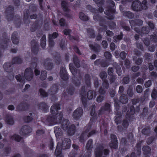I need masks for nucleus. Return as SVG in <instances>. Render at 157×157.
Returning a JSON list of instances; mask_svg holds the SVG:
<instances>
[{
	"label": "nucleus",
	"mask_w": 157,
	"mask_h": 157,
	"mask_svg": "<svg viewBox=\"0 0 157 157\" xmlns=\"http://www.w3.org/2000/svg\"><path fill=\"white\" fill-rule=\"evenodd\" d=\"M49 46L52 47L54 45V41L51 39L50 35L49 36Z\"/></svg>",
	"instance_id": "13d9d810"
},
{
	"label": "nucleus",
	"mask_w": 157,
	"mask_h": 157,
	"mask_svg": "<svg viewBox=\"0 0 157 157\" xmlns=\"http://www.w3.org/2000/svg\"><path fill=\"white\" fill-rule=\"evenodd\" d=\"M141 32L144 34H147L148 32V29L147 27L143 28L141 30Z\"/></svg>",
	"instance_id": "de8ad7c7"
},
{
	"label": "nucleus",
	"mask_w": 157,
	"mask_h": 157,
	"mask_svg": "<svg viewBox=\"0 0 157 157\" xmlns=\"http://www.w3.org/2000/svg\"><path fill=\"white\" fill-rule=\"evenodd\" d=\"M129 78L128 77H124L122 80V82L125 84H127L129 82Z\"/></svg>",
	"instance_id": "3c124183"
},
{
	"label": "nucleus",
	"mask_w": 157,
	"mask_h": 157,
	"mask_svg": "<svg viewBox=\"0 0 157 157\" xmlns=\"http://www.w3.org/2000/svg\"><path fill=\"white\" fill-rule=\"evenodd\" d=\"M151 39L152 40H154L155 42L157 41V35L155 34L151 36Z\"/></svg>",
	"instance_id": "680f3d73"
},
{
	"label": "nucleus",
	"mask_w": 157,
	"mask_h": 157,
	"mask_svg": "<svg viewBox=\"0 0 157 157\" xmlns=\"http://www.w3.org/2000/svg\"><path fill=\"white\" fill-rule=\"evenodd\" d=\"M143 150L145 154H147L150 153L151 150L150 148L148 146L144 147L143 148Z\"/></svg>",
	"instance_id": "473e14b6"
},
{
	"label": "nucleus",
	"mask_w": 157,
	"mask_h": 157,
	"mask_svg": "<svg viewBox=\"0 0 157 157\" xmlns=\"http://www.w3.org/2000/svg\"><path fill=\"white\" fill-rule=\"evenodd\" d=\"M103 149V147L101 145L96 149L95 152L96 157H100L101 156Z\"/></svg>",
	"instance_id": "f3484780"
},
{
	"label": "nucleus",
	"mask_w": 157,
	"mask_h": 157,
	"mask_svg": "<svg viewBox=\"0 0 157 157\" xmlns=\"http://www.w3.org/2000/svg\"><path fill=\"white\" fill-rule=\"evenodd\" d=\"M151 85V82L150 80H149L145 84V86L146 87H149Z\"/></svg>",
	"instance_id": "338daca9"
},
{
	"label": "nucleus",
	"mask_w": 157,
	"mask_h": 157,
	"mask_svg": "<svg viewBox=\"0 0 157 157\" xmlns=\"http://www.w3.org/2000/svg\"><path fill=\"white\" fill-rule=\"evenodd\" d=\"M44 133V131L43 130H39L37 131L36 133L38 136Z\"/></svg>",
	"instance_id": "bf43d9fd"
},
{
	"label": "nucleus",
	"mask_w": 157,
	"mask_h": 157,
	"mask_svg": "<svg viewBox=\"0 0 157 157\" xmlns=\"http://www.w3.org/2000/svg\"><path fill=\"white\" fill-rule=\"evenodd\" d=\"M103 80L104 81L103 83V90H104V89L107 88H108L109 86V84L108 83V82L107 81L105 80ZM101 88H102V89H103L102 87Z\"/></svg>",
	"instance_id": "a19ab883"
},
{
	"label": "nucleus",
	"mask_w": 157,
	"mask_h": 157,
	"mask_svg": "<svg viewBox=\"0 0 157 157\" xmlns=\"http://www.w3.org/2000/svg\"><path fill=\"white\" fill-rule=\"evenodd\" d=\"M108 74L112 76L113 74V70L112 68H109L108 69Z\"/></svg>",
	"instance_id": "603ef678"
},
{
	"label": "nucleus",
	"mask_w": 157,
	"mask_h": 157,
	"mask_svg": "<svg viewBox=\"0 0 157 157\" xmlns=\"http://www.w3.org/2000/svg\"><path fill=\"white\" fill-rule=\"evenodd\" d=\"M106 29V27L105 26H101L99 29V31L100 32H103L104 30H105Z\"/></svg>",
	"instance_id": "0e129e2a"
},
{
	"label": "nucleus",
	"mask_w": 157,
	"mask_h": 157,
	"mask_svg": "<svg viewBox=\"0 0 157 157\" xmlns=\"http://www.w3.org/2000/svg\"><path fill=\"white\" fill-rule=\"evenodd\" d=\"M69 67L73 75H75L77 73L76 69L73 67L72 63H71L69 64Z\"/></svg>",
	"instance_id": "a878e982"
},
{
	"label": "nucleus",
	"mask_w": 157,
	"mask_h": 157,
	"mask_svg": "<svg viewBox=\"0 0 157 157\" xmlns=\"http://www.w3.org/2000/svg\"><path fill=\"white\" fill-rule=\"evenodd\" d=\"M114 12V10L109 8L108 10L105 11V13L108 16V18L111 19L113 18V14Z\"/></svg>",
	"instance_id": "2eb2a0df"
},
{
	"label": "nucleus",
	"mask_w": 157,
	"mask_h": 157,
	"mask_svg": "<svg viewBox=\"0 0 157 157\" xmlns=\"http://www.w3.org/2000/svg\"><path fill=\"white\" fill-rule=\"evenodd\" d=\"M87 30L88 34L90 36V37L91 38H94V34L93 30L92 29H88Z\"/></svg>",
	"instance_id": "e433bc0d"
},
{
	"label": "nucleus",
	"mask_w": 157,
	"mask_h": 157,
	"mask_svg": "<svg viewBox=\"0 0 157 157\" xmlns=\"http://www.w3.org/2000/svg\"><path fill=\"white\" fill-rule=\"evenodd\" d=\"M83 111L81 108L77 109L73 112V117L74 118L78 119L82 116Z\"/></svg>",
	"instance_id": "0eeeda50"
},
{
	"label": "nucleus",
	"mask_w": 157,
	"mask_h": 157,
	"mask_svg": "<svg viewBox=\"0 0 157 157\" xmlns=\"http://www.w3.org/2000/svg\"><path fill=\"white\" fill-rule=\"evenodd\" d=\"M136 90L138 93H141L143 90L142 87L140 85L137 86L136 87Z\"/></svg>",
	"instance_id": "8fccbe9b"
},
{
	"label": "nucleus",
	"mask_w": 157,
	"mask_h": 157,
	"mask_svg": "<svg viewBox=\"0 0 157 157\" xmlns=\"http://www.w3.org/2000/svg\"><path fill=\"white\" fill-rule=\"evenodd\" d=\"M46 36H43L41 39L40 45L41 47L43 48L45 47L46 45Z\"/></svg>",
	"instance_id": "5701e85b"
},
{
	"label": "nucleus",
	"mask_w": 157,
	"mask_h": 157,
	"mask_svg": "<svg viewBox=\"0 0 157 157\" xmlns=\"http://www.w3.org/2000/svg\"><path fill=\"white\" fill-rule=\"evenodd\" d=\"M102 44L103 47L105 48H106L108 46L107 43L106 41H103L102 42Z\"/></svg>",
	"instance_id": "774afa93"
},
{
	"label": "nucleus",
	"mask_w": 157,
	"mask_h": 157,
	"mask_svg": "<svg viewBox=\"0 0 157 157\" xmlns=\"http://www.w3.org/2000/svg\"><path fill=\"white\" fill-rule=\"evenodd\" d=\"M60 109L58 104L53 105L51 108L52 115L49 116L47 119V121L51 125H54L58 123H60V121L62 118V113L58 114V110Z\"/></svg>",
	"instance_id": "f257e3e1"
},
{
	"label": "nucleus",
	"mask_w": 157,
	"mask_h": 157,
	"mask_svg": "<svg viewBox=\"0 0 157 157\" xmlns=\"http://www.w3.org/2000/svg\"><path fill=\"white\" fill-rule=\"evenodd\" d=\"M84 91L83 90H82L81 93V99L83 103H85V102L86 101V98L83 95V94H84Z\"/></svg>",
	"instance_id": "c03bdc74"
},
{
	"label": "nucleus",
	"mask_w": 157,
	"mask_h": 157,
	"mask_svg": "<svg viewBox=\"0 0 157 157\" xmlns=\"http://www.w3.org/2000/svg\"><path fill=\"white\" fill-rule=\"evenodd\" d=\"M39 92L40 95L43 97H46L48 96V93L42 89H40Z\"/></svg>",
	"instance_id": "72a5a7b5"
},
{
	"label": "nucleus",
	"mask_w": 157,
	"mask_h": 157,
	"mask_svg": "<svg viewBox=\"0 0 157 157\" xmlns=\"http://www.w3.org/2000/svg\"><path fill=\"white\" fill-rule=\"evenodd\" d=\"M141 142H142V141L140 143H138L137 144V147L138 149L137 154H138V155H139L140 153V144H141Z\"/></svg>",
	"instance_id": "864d4df0"
},
{
	"label": "nucleus",
	"mask_w": 157,
	"mask_h": 157,
	"mask_svg": "<svg viewBox=\"0 0 157 157\" xmlns=\"http://www.w3.org/2000/svg\"><path fill=\"white\" fill-rule=\"evenodd\" d=\"M151 97L152 98L155 99L157 97V92L156 90L154 89L151 94Z\"/></svg>",
	"instance_id": "79ce46f5"
},
{
	"label": "nucleus",
	"mask_w": 157,
	"mask_h": 157,
	"mask_svg": "<svg viewBox=\"0 0 157 157\" xmlns=\"http://www.w3.org/2000/svg\"><path fill=\"white\" fill-rule=\"evenodd\" d=\"M99 93L100 95L97 97V101L98 102H100L104 99L103 96L102 95L104 94L105 93V90L102 89V88H100L99 90Z\"/></svg>",
	"instance_id": "f8f14e48"
},
{
	"label": "nucleus",
	"mask_w": 157,
	"mask_h": 157,
	"mask_svg": "<svg viewBox=\"0 0 157 157\" xmlns=\"http://www.w3.org/2000/svg\"><path fill=\"white\" fill-rule=\"evenodd\" d=\"M86 131L85 132H83L82 133L80 138V141L82 142H83L84 138L85 140L87 138L94 134L96 132L95 130H93L89 133H88L90 128V127L89 126L87 128L86 127Z\"/></svg>",
	"instance_id": "20e7f679"
},
{
	"label": "nucleus",
	"mask_w": 157,
	"mask_h": 157,
	"mask_svg": "<svg viewBox=\"0 0 157 157\" xmlns=\"http://www.w3.org/2000/svg\"><path fill=\"white\" fill-rule=\"evenodd\" d=\"M116 72L117 74L119 75H121V71L120 66L119 65H117L116 67Z\"/></svg>",
	"instance_id": "37998d69"
},
{
	"label": "nucleus",
	"mask_w": 157,
	"mask_h": 157,
	"mask_svg": "<svg viewBox=\"0 0 157 157\" xmlns=\"http://www.w3.org/2000/svg\"><path fill=\"white\" fill-rule=\"evenodd\" d=\"M31 48L32 51L34 53H36L38 51V45L35 43L34 40L31 41Z\"/></svg>",
	"instance_id": "dca6fc26"
},
{
	"label": "nucleus",
	"mask_w": 157,
	"mask_h": 157,
	"mask_svg": "<svg viewBox=\"0 0 157 157\" xmlns=\"http://www.w3.org/2000/svg\"><path fill=\"white\" fill-rule=\"evenodd\" d=\"M61 6L63 8V10L64 11H67L68 9L67 7V3L65 1H63L61 3Z\"/></svg>",
	"instance_id": "c756f323"
},
{
	"label": "nucleus",
	"mask_w": 157,
	"mask_h": 157,
	"mask_svg": "<svg viewBox=\"0 0 157 157\" xmlns=\"http://www.w3.org/2000/svg\"><path fill=\"white\" fill-rule=\"evenodd\" d=\"M44 68L48 70H51L53 67V64L49 59H46L44 62Z\"/></svg>",
	"instance_id": "9b49d317"
},
{
	"label": "nucleus",
	"mask_w": 157,
	"mask_h": 157,
	"mask_svg": "<svg viewBox=\"0 0 157 157\" xmlns=\"http://www.w3.org/2000/svg\"><path fill=\"white\" fill-rule=\"evenodd\" d=\"M90 47L94 50L95 51H98L100 49V46L98 45H96V46H94L92 45H90Z\"/></svg>",
	"instance_id": "4c0bfd02"
},
{
	"label": "nucleus",
	"mask_w": 157,
	"mask_h": 157,
	"mask_svg": "<svg viewBox=\"0 0 157 157\" xmlns=\"http://www.w3.org/2000/svg\"><path fill=\"white\" fill-rule=\"evenodd\" d=\"M46 71H42L40 76V78L41 80H45L46 78Z\"/></svg>",
	"instance_id": "c9c22d12"
},
{
	"label": "nucleus",
	"mask_w": 157,
	"mask_h": 157,
	"mask_svg": "<svg viewBox=\"0 0 157 157\" xmlns=\"http://www.w3.org/2000/svg\"><path fill=\"white\" fill-rule=\"evenodd\" d=\"M39 108L43 111H46L48 109V106L45 103H41L39 104Z\"/></svg>",
	"instance_id": "412c9836"
},
{
	"label": "nucleus",
	"mask_w": 157,
	"mask_h": 157,
	"mask_svg": "<svg viewBox=\"0 0 157 157\" xmlns=\"http://www.w3.org/2000/svg\"><path fill=\"white\" fill-rule=\"evenodd\" d=\"M33 70L31 68H27L25 70L24 73V77L28 81L31 80L33 78Z\"/></svg>",
	"instance_id": "39448f33"
},
{
	"label": "nucleus",
	"mask_w": 157,
	"mask_h": 157,
	"mask_svg": "<svg viewBox=\"0 0 157 157\" xmlns=\"http://www.w3.org/2000/svg\"><path fill=\"white\" fill-rule=\"evenodd\" d=\"M120 56L122 59H124L126 56V54L124 52H122L120 53Z\"/></svg>",
	"instance_id": "e2e57ef3"
},
{
	"label": "nucleus",
	"mask_w": 157,
	"mask_h": 157,
	"mask_svg": "<svg viewBox=\"0 0 157 157\" xmlns=\"http://www.w3.org/2000/svg\"><path fill=\"white\" fill-rule=\"evenodd\" d=\"M64 33L66 35H69L71 32V30L68 29H65L63 31Z\"/></svg>",
	"instance_id": "5fc2aeb1"
},
{
	"label": "nucleus",
	"mask_w": 157,
	"mask_h": 157,
	"mask_svg": "<svg viewBox=\"0 0 157 157\" xmlns=\"http://www.w3.org/2000/svg\"><path fill=\"white\" fill-rule=\"evenodd\" d=\"M122 36L121 35L114 36V42H117L121 40L122 38Z\"/></svg>",
	"instance_id": "49530a36"
},
{
	"label": "nucleus",
	"mask_w": 157,
	"mask_h": 157,
	"mask_svg": "<svg viewBox=\"0 0 157 157\" xmlns=\"http://www.w3.org/2000/svg\"><path fill=\"white\" fill-rule=\"evenodd\" d=\"M60 144L58 143L56 150L55 154L57 156L61 154V149L60 147Z\"/></svg>",
	"instance_id": "bb28decb"
},
{
	"label": "nucleus",
	"mask_w": 157,
	"mask_h": 157,
	"mask_svg": "<svg viewBox=\"0 0 157 157\" xmlns=\"http://www.w3.org/2000/svg\"><path fill=\"white\" fill-rule=\"evenodd\" d=\"M95 92L91 90L89 91L87 93V97L89 99H91L95 97Z\"/></svg>",
	"instance_id": "393cba45"
},
{
	"label": "nucleus",
	"mask_w": 157,
	"mask_h": 157,
	"mask_svg": "<svg viewBox=\"0 0 157 157\" xmlns=\"http://www.w3.org/2000/svg\"><path fill=\"white\" fill-rule=\"evenodd\" d=\"M17 81L21 82V84H24L25 83V79L23 77V75L22 74V75H16L15 77Z\"/></svg>",
	"instance_id": "aec40b11"
},
{
	"label": "nucleus",
	"mask_w": 157,
	"mask_h": 157,
	"mask_svg": "<svg viewBox=\"0 0 157 157\" xmlns=\"http://www.w3.org/2000/svg\"><path fill=\"white\" fill-rule=\"evenodd\" d=\"M112 139L111 143L110 144V147L111 148L116 149L117 147V140L116 136L114 135H112L111 136Z\"/></svg>",
	"instance_id": "6e6552de"
},
{
	"label": "nucleus",
	"mask_w": 157,
	"mask_h": 157,
	"mask_svg": "<svg viewBox=\"0 0 157 157\" xmlns=\"http://www.w3.org/2000/svg\"><path fill=\"white\" fill-rule=\"evenodd\" d=\"M92 140L90 139L88 142L86 144V147L88 150H90L92 148Z\"/></svg>",
	"instance_id": "7c9ffc66"
},
{
	"label": "nucleus",
	"mask_w": 157,
	"mask_h": 157,
	"mask_svg": "<svg viewBox=\"0 0 157 157\" xmlns=\"http://www.w3.org/2000/svg\"><path fill=\"white\" fill-rule=\"evenodd\" d=\"M32 118L30 116H28L25 118V121L26 122H29L32 121Z\"/></svg>",
	"instance_id": "052dcab7"
},
{
	"label": "nucleus",
	"mask_w": 157,
	"mask_h": 157,
	"mask_svg": "<svg viewBox=\"0 0 157 157\" xmlns=\"http://www.w3.org/2000/svg\"><path fill=\"white\" fill-rule=\"evenodd\" d=\"M85 81L86 84L88 86L90 84V81L89 76L88 75H86L85 78Z\"/></svg>",
	"instance_id": "f704fd0d"
},
{
	"label": "nucleus",
	"mask_w": 157,
	"mask_h": 157,
	"mask_svg": "<svg viewBox=\"0 0 157 157\" xmlns=\"http://www.w3.org/2000/svg\"><path fill=\"white\" fill-rule=\"evenodd\" d=\"M5 122L7 124L10 125H13L14 124V121L13 118L11 116H7L5 119Z\"/></svg>",
	"instance_id": "a211bd4d"
},
{
	"label": "nucleus",
	"mask_w": 157,
	"mask_h": 157,
	"mask_svg": "<svg viewBox=\"0 0 157 157\" xmlns=\"http://www.w3.org/2000/svg\"><path fill=\"white\" fill-rule=\"evenodd\" d=\"M124 14L129 18H131L133 16V14L129 11L125 12Z\"/></svg>",
	"instance_id": "09e8293b"
},
{
	"label": "nucleus",
	"mask_w": 157,
	"mask_h": 157,
	"mask_svg": "<svg viewBox=\"0 0 157 157\" xmlns=\"http://www.w3.org/2000/svg\"><path fill=\"white\" fill-rule=\"evenodd\" d=\"M10 42V40L8 39H6L4 41V44H5V47L6 48L7 46V44L9 43ZM4 48V45H3Z\"/></svg>",
	"instance_id": "6e6d98bb"
},
{
	"label": "nucleus",
	"mask_w": 157,
	"mask_h": 157,
	"mask_svg": "<svg viewBox=\"0 0 157 157\" xmlns=\"http://www.w3.org/2000/svg\"><path fill=\"white\" fill-rule=\"evenodd\" d=\"M59 24L61 26H64L65 24V20L64 19L62 18L59 20Z\"/></svg>",
	"instance_id": "4d7b16f0"
},
{
	"label": "nucleus",
	"mask_w": 157,
	"mask_h": 157,
	"mask_svg": "<svg viewBox=\"0 0 157 157\" xmlns=\"http://www.w3.org/2000/svg\"><path fill=\"white\" fill-rule=\"evenodd\" d=\"M104 56L106 59H110L111 57V55L110 53L108 52H106L105 53Z\"/></svg>",
	"instance_id": "a18cd8bd"
},
{
	"label": "nucleus",
	"mask_w": 157,
	"mask_h": 157,
	"mask_svg": "<svg viewBox=\"0 0 157 157\" xmlns=\"http://www.w3.org/2000/svg\"><path fill=\"white\" fill-rule=\"evenodd\" d=\"M12 62L14 64H20L21 63L22 60L20 58L17 57L13 59Z\"/></svg>",
	"instance_id": "c85d7f7f"
},
{
	"label": "nucleus",
	"mask_w": 157,
	"mask_h": 157,
	"mask_svg": "<svg viewBox=\"0 0 157 157\" xmlns=\"http://www.w3.org/2000/svg\"><path fill=\"white\" fill-rule=\"evenodd\" d=\"M120 101L123 104H125L128 102V98L124 94H122L120 97Z\"/></svg>",
	"instance_id": "b1692460"
},
{
	"label": "nucleus",
	"mask_w": 157,
	"mask_h": 157,
	"mask_svg": "<svg viewBox=\"0 0 157 157\" xmlns=\"http://www.w3.org/2000/svg\"><path fill=\"white\" fill-rule=\"evenodd\" d=\"M54 132L56 136H60L62 134V132L61 129L57 127H54Z\"/></svg>",
	"instance_id": "6ab92c4d"
},
{
	"label": "nucleus",
	"mask_w": 157,
	"mask_h": 157,
	"mask_svg": "<svg viewBox=\"0 0 157 157\" xmlns=\"http://www.w3.org/2000/svg\"><path fill=\"white\" fill-rule=\"evenodd\" d=\"M12 41L13 44H17L19 42V39L16 32H14L12 36Z\"/></svg>",
	"instance_id": "ddd939ff"
},
{
	"label": "nucleus",
	"mask_w": 157,
	"mask_h": 157,
	"mask_svg": "<svg viewBox=\"0 0 157 157\" xmlns=\"http://www.w3.org/2000/svg\"><path fill=\"white\" fill-rule=\"evenodd\" d=\"M73 61L74 64L77 67H80L78 60L77 56H74L73 57Z\"/></svg>",
	"instance_id": "2f4dec72"
},
{
	"label": "nucleus",
	"mask_w": 157,
	"mask_h": 157,
	"mask_svg": "<svg viewBox=\"0 0 157 157\" xmlns=\"http://www.w3.org/2000/svg\"><path fill=\"white\" fill-rule=\"evenodd\" d=\"M10 138L12 140L19 142L21 139V138L20 136L17 135L15 134L13 136H10Z\"/></svg>",
	"instance_id": "4be33fe9"
},
{
	"label": "nucleus",
	"mask_w": 157,
	"mask_h": 157,
	"mask_svg": "<svg viewBox=\"0 0 157 157\" xmlns=\"http://www.w3.org/2000/svg\"><path fill=\"white\" fill-rule=\"evenodd\" d=\"M60 75L61 78L64 80H67L68 79L67 74L64 68L63 67L61 69Z\"/></svg>",
	"instance_id": "9d476101"
},
{
	"label": "nucleus",
	"mask_w": 157,
	"mask_h": 157,
	"mask_svg": "<svg viewBox=\"0 0 157 157\" xmlns=\"http://www.w3.org/2000/svg\"><path fill=\"white\" fill-rule=\"evenodd\" d=\"M79 17L81 20L84 21H86L88 19V17L82 13H79Z\"/></svg>",
	"instance_id": "cd10ccee"
},
{
	"label": "nucleus",
	"mask_w": 157,
	"mask_h": 157,
	"mask_svg": "<svg viewBox=\"0 0 157 157\" xmlns=\"http://www.w3.org/2000/svg\"><path fill=\"white\" fill-rule=\"evenodd\" d=\"M100 76L102 80H105L107 77L106 73L105 71H102L100 73Z\"/></svg>",
	"instance_id": "58836bf2"
},
{
	"label": "nucleus",
	"mask_w": 157,
	"mask_h": 157,
	"mask_svg": "<svg viewBox=\"0 0 157 157\" xmlns=\"http://www.w3.org/2000/svg\"><path fill=\"white\" fill-rule=\"evenodd\" d=\"M69 124V122L68 120H64L62 123V128L65 130H67L69 135H72L75 133V127L74 125H72L68 128V126Z\"/></svg>",
	"instance_id": "7ed1b4c3"
},
{
	"label": "nucleus",
	"mask_w": 157,
	"mask_h": 157,
	"mask_svg": "<svg viewBox=\"0 0 157 157\" xmlns=\"http://www.w3.org/2000/svg\"><path fill=\"white\" fill-rule=\"evenodd\" d=\"M3 67L5 71L10 72L12 70L13 66L11 63H6L4 64Z\"/></svg>",
	"instance_id": "4468645a"
},
{
	"label": "nucleus",
	"mask_w": 157,
	"mask_h": 157,
	"mask_svg": "<svg viewBox=\"0 0 157 157\" xmlns=\"http://www.w3.org/2000/svg\"><path fill=\"white\" fill-rule=\"evenodd\" d=\"M132 9L135 11H139L142 10H146L147 8V1L144 0L141 4L138 1H134L132 5Z\"/></svg>",
	"instance_id": "f03ea898"
},
{
	"label": "nucleus",
	"mask_w": 157,
	"mask_h": 157,
	"mask_svg": "<svg viewBox=\"0 0 157 157\" xmlns=\"http://www.w3.org/2000/svg\"><path fill=\"white\" fill-rule=\"evenodd\" d=\"M142 133L144 135H147L150 132V129L148 127L143 129L142 131Z\"/></svg>",
	"instance_id": "ea45409f"
},
{
	"label": "nucleus",
	"mask_w": 157,
	"mask_h": 157,
	"mask_svg": "<svg viewBox=\"0 0 157 157\" xmlns=\"http://www.w3.org/2000/svg\"><path fill=\"white\" fill-rule=\"evenodd\" d=\"M71 141L69 138H65L63 140L62 146V148L64 147L65 149H68L71 145Z\"/></svg>",
	"instance_id": "1a4fd4ad"
},
{
	"label": "nucleus",
	"mask_w": 157,
	"mask_h": 157,
	"mask_svg": "<svg viewBox=\"0 0 157 157\" xmlns=\"http://www.w3.org/2000/svg\"><path fill=\"white\" fill-rule=\"evenodd\" d=\"M50 35V36L51 39H52V38L54 39V38H56L57 37L58 34L56 33L55 32V33H54L51 36L50 35H49V36Z\"/></svg>",
	"instance_id": "69168bd1"
},
{
	"label": "nucleus",
	"mask_w": 157,
	"mask_h": 157,
	"mask_svg": "<svg viewBox=\"0 0 157 157\" xmlns=\"http://www.w3.org/2000/svg\"><path fill=\"white\" fill-rule=\"evenodd\" d=\"M32 131L31 128L27 126H23L21 128L20 131V134L22 135H28Z\"/></svg>",
	"instance_id": "423d86ee"
}]
</instances>
